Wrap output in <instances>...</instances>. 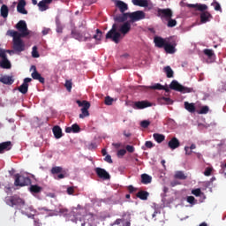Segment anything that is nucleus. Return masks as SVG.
I'll return each instance as SVG.
<instances>
[{"instance_id":"nucleus-1","label":"nucleus","mask_w":226,"mask_h":226,"mask_svg":"<svg viewBox=\"0 0 226 226\" xmlns=\"http://www.w3.org/2000/svg\"><path fill=\"white\" fill-rule=\"evenodd\" d=\"M132 30L130 21H125L124 24L115 23L111 29L106 34V40H111L114 43H119L123 40V36L128 34Z\"/></svg>"},{"instance_id":"nucleus-2","label":"nucleus","mask_w":226,"mask_h":226,"mask_svg":"<svg viewBox=\"0 0 226 226\" xmlns=\"http://www.w3.org/2000/svg\"><path fill=\"white\" fill-rule=\"evenodd\" d=\"M7 36L12 38L13 49L15 52H24V50H26V44L24 43V41H22V38L25 37L20 35L19 32L15 30H8Z\"/></svg>"},{"instance_id":"nucleus-3","label":"nucleus","mask_w":226,"mask_h":226,"mask_svg":"<svg viewBox=\"0 0 226 226\" xmlns=\"http://www.w3.org/2000/svg\"><path fill=\"white\" fill-rule=\"evenodd\" d=\"M170 88L173 89V91H178L179 93L186 94V93H195V90H193L192 87H185L177 80H172L170 84Z\"/></svg>"},{"instance_id":"nucleus-4","label":"nucleus","mask_w":226,"mask_h":226,"mask_svg":"<svg viewBox=\"0 0 226 226\" xmlns=\"http://www.w3.org/2000/svg\"><path fill=\"white\" fill-rule=\"evenodd\" d=\"M7 204L10 205L11 207H16V209L20 210L26 204V200L17 195H13L8 200Z\"/></svg>"},{"instance_id":"nucleus-5","label":"nucleus","mask_w":226,"mask_h":226,"mask_svg":"<svg viewBox=\"0 0 226 226\" xmlns=\"http://www.w3.org/2000/svg\"><path fill=\"white\" fill-rule=\"evenodd\" d=\"M14 185L15 186H29V185H31V178L29 177L16 174Z\"/></svg>"},{"instance_id":"nucleus-6","label":"nucleus","mask_w":226,"mask_h":226,"mask_svg":"<svg viewBox=\"0 0 226 226\" xmlns=\"http://www.w3.org/2000/svg\"><path fill=\"white\" fill-rule=\"evenodd\" d=\"M16 29L19 31L20 36H29V29H27V24L24 20H19L16 26Z\"/></svg>"},{"instance_id":"nucleus-7","label":"nucleus","mask_w":226,"mask_h":226,"mask_svg":"<svg viewBox=\"0 0 226 226\" xmlns=\"http://www.w3.org/2000/svg\"><path fill=\"white\" fill-rule=\"evenodd\" d=\"M130 22H139V20H144L146 19V12L143 11H136L129 12Z\"/></svg>"},{"instance_id":"nucleus-8","label":"nucleus","mask_w":226,"mask_h":226,"mask_svg":"<svg viewBox=\"0 0 226 226\" xmlns=\"http://www.w3.org/2000/svg\"><path fill=\"white\" fill-rule=\"evenodd\" d=\"M157 17H160L162 20H169L172 19L173 17V12L172 10L170 8L167 9H158L157 10Z\"/></svg>"},{"instance_id":"nucleus-9","label":"nucleus","mask_w":226,"mask_h":226,"mask_svg":"<svg viewBox=\"0 0 226 226\" xmlns=\"http://www.w3.org/2000/svg\"><path fill=\"white\" fill-rule=\"evenodd\" d=\"M176 47H177V42L175 40L170 39L164 46V50L167 54H175Z\"/></svg>"},{"instance_id":"nucleus-10","label":"nucleus","mask_w":226,"mask_h":226,"mask_svg":"<svg viewBox=\"0 0 226 226\" xmlns=\"http://www.w3.org/2000/svg\"><path fill=\"white\" fill-rule=\"evenodd\" d=\"M20 211L22 215H26L28 218H34V215H36V210H34L33 207H29L26 204L22 207Z\"/></svg>"},{"instance_id":"nucleus-11","label":"nucleus","mask_w":226,"mask_h":226,"mask_svg":"<svg viewBox=\"0 0 226 226\" xmlns=\"http://www.w3.org/2000/svg\"><path fill=\"white\" fill-rule=\"evenodd\" d=\"M147 107H153V103L148 101H138L133 103L132 109L142 110L143 109H147Z\"/></svg>"},{"instance_id":"nucleus-12","label":"nucleus","mask_w":226,"mask_h":226,"mask_svg":"<svg viewBox=\"0 0 226 226\" xmlns=\"http://www.w3.org/2000/svg\"><path fill=\"white\" fill-rule=\"evenodd\" d=\"M95 174L100 179H103V181H107L110 179V174L105 170V169L102 168H95L94 169Z\"/></svg>"},{"instance_id":"nucleus-13","label":"nucleus","mask_w":226,"mask_h":226,"mask_svg":"<svg viewBox=\"0 0 226 226\" xmlns=\"http://www.w3.org/2000/svg\"><path fill=\"white\" fill-rule=\"evenodd\" d=\"M33 79L31 78H26L21 86L19 87L18 90L22 94H26L27 91H29V82Z\"/></svg>"},{"instance_id":"nucleus-14","label":"nucleus","mask_w":226,"mask_h":226,"mask_svg":"<svg viewBox=\"0 0 226 226\" xmlns=\"http://www.w3.org/2000/svg\"><path fill=\"white\" fill-rule=\"evenodd\" d=\"M71 34H72V38H75V40H78L79 41H86V40H87V37H86V34H81L77 29H72L71 32Z\"/></svg>"},{"instance_id":"nucleus-15","label":"nucleus","mask_w":226,"mask_h":226,"mask_svg":"<svg viewBox=\"0 0 226 226\" xmlns=\"http://www.w3.org/2000/svg\"><path fill=\"white\" fill-rule=\"evenodd\" d=\"M130 19L129 12H122V14H118L114 16V20L117 24H123Z\"/></svg>"},{"instance_id":"nucleus-16","label":"nucleus","mask_w":226,"mask_h":226,"mask_svg":"<svg viewBox=\"0 0 226 226\" xmlns=\"http://www.w3.org/2000/svg\"><path fill=\"white\" fill-rule=\"evenodd\" d=\"M31 69L34 70L31 74L34 80H39L41 84H45V78L41 77V74H40L39 72L36 70V66L32 65Z\"/></svg>"},{"instance_id":"nucleus-17","label":"nucleus","mask_w":226,"mask_h":226,"mask_svg":"<svg viewBox=\"0 0 226 226\" xmlns=\"http://www.w3.org/2000/svg\"><path fill=\"white\" fill-rule=\"evenodd\" d=\"M170 39H163L160 36H156L154 39V41L155 43V47H158V49H164L165 45Z\"/></svg>"},{"instance_id":"nucleus-18","label":"nucleus","mask_w":226,"mask_h":226,"mask_svg":"<svg viewBox=\"0 0 226 226\" xmlns=\"http://www.w3.org/2000/svg\"><path fill=\"white\" fill-rule=\"evenodd\" d=\"M115 5L121 13H124L128 10V4L121 0H115Z\"/></svg>"},{"instance_id":"nucleus-19","label":"nucleus","mask_w":226,"mask_h":226,"mask_svg":"<svg viewBox=\"0 0 226 226\" xmlns=\"http://www.w3.org/2000/svg\"><path fill=\"white\" fill-rule=\"evenodd\" d=\"M17 11L21 15H27V10H26V0H19L17 5Z\"/></svg>"},{"instance_id":"nucleus-20","label":"nucleus","mask_w":226,"mask_h":226,"mask_svg":"<svg viewBox=\"0 0 226 226\" xmlns=\"http://www.w3.org/2000/svg\"><path fill=\"white\" fill-rule=\"evenodd\" d=\"M0 82L5 84V86H11L15 82L13 76L4 75L0 77Z\"/></svg>"},{"instance_id":"nucleus-21","label":"nucleus","mask_w":226,"mask_h":226,"mask_svg":"<svg viewBox=\"0 0 226 226\" xmlns=\"http://www.w3.org/2000/svg\"><path fill=\"white\" fill-rule=\"evenodd\" d=\"M179 146H181V143L179 142V139H177V138L174 137L172 138L169 142H168V147H170V149H177V147H179Z\"/></svg>"},{"instance_id":"nucleus-22","label":"nucleus","mask_w":226,"mask_h":226,"mask_svg":"<svg viewBox=\"0 0 226 226\" xmlns=\"http://www.w3.org/2000/svg\"><path fill=\"white\" fill-rule=\"evenodd\" d=\"M10 149H11V141L0 143V154H3L5 151H10Z\"/></svg>"},{"instance_id":"nucleus-23","label":"nucleus","mask_w":226,"mask_h":226,"mask_svg":"<svg viewBox=\"0 0 226 226\" xmlns=\"http://www.w3.org/2000/svg\"><path fill=\"white\" fill-rule=\"evenodd\" d=\"M0 68L4 70H10V68H11V63L8 60V56L2 58V61H0Z\"/></svg>"},{"instance_id":"nucleus-24","label":"nucleus","mask_w":226,"mask_h":226,"mask_svg":"<svg viewBox=\"0 0 226 226\" xmlns=\"http://www.w3.org/2000/svg\"><path fill=\"white\" fill-rule=\"evenodd\" d=\"M203 54L205 56H207V57H208V60L210 63H213V61H215V51L213 49H205L203 50Z\"/></svg>"},{"instance_id":"nucleus-25","label":"nucleus","mask_w":226,"mask_h":226,"mask_svg":"<svg viewBox=\"0 0 226 226\" xmlns=\"http://www.w3.org/2000/svg\"><path fill=\"white\" fill-rule=\"evenodd\" d=\"M80 132V126L77 124H73L71 127L65 128V133H79Z\"/></svg>"},{"instance_id":"nucleus-26","label":"nucleus","mask_w":226,"mask_h":226,"mask_svg":"<svg viewBox=\"0 0 226 226\" xmlns=\"http://www.w3.org/2000/svg\"><path fill=\"white\" fill-rule=\"evenodd\" d=\"M53 134L55 136V139H61L63 137V130L59 125L53 127Z\"/></svg>"},{"instance_id":"nucleus-27","label":"nucleus","mask_w":226,"mask_h":226,"mask_svg":"<svg viewBox=\"0 0 226 226\" xmlns=\"http://www.w3.org/2000/svg\"><path fill=\"white\" fill-rule=\"evenodd\" d=\"M136 197L138 199H140V200H147L149 193L147 192V191H139L137 192Z\"/></svg>"},{"instance_id":"nucleus-28","label":"nucleus","mask_w":226,"mask_h":226,"mask_svg":"<svg viewBox=\"0 0 226 226\" xmlns=\"http://www.w3.org/2000/svg\"><path fill=\"white\" fill-rule=\"evenodd\" d=\"M134 6H140L141 8H146L148 6L147 0H132Z\"/></svg>"},{"instance_id":"nucleus-29","label":"nucleus","mask_w":226,"mask_h":226,"mask_svg":"<svg viewBox=\"0 0 226 226\" xmlns=\"http://www.w3.org/2000/svg\"><path fill=\"white\" fill-rule=\"evenodd\" d=\"M9 11H10V10L8 9V5L3 4L1 6L0 14H1V17H3L4 19H7L8 18Z\"/></svg>"},{"instance_id":"nucleus-30","label":"nucleus","mask_w":226,"mask_h":226,"mask_svg":"<svg viewBox=\"0 0 226 226\" xmlns=\"http://www.w3.org/2000/svg\"><path fill=\"white\" fill-rule=\"evenodd\" d=\"M79 107H83V109H89L91 108V103L87 101H76Z\"/></svg>"},{"instance_id":"nucleus-31","label":"nucleus","mask_w":226,"mask_h":226,"mask_svg":"<svg viewBox=\"0 0 226 226\" xmlns=\"http://www.w3.org/2000/svg\"><path fill=\"white\" fill-rule=\"evenodd\" d=\"M41 190H43V188L37 185H31L29 187V192L31 193H41Z\"/></svg>"},{"instance_id":"nucleus-32","label":"nucleus","mask_w":226,"mask_h":226,"mask_svg":"<svg viewBox=\"0 0 226 226\" xmlns=\"http://www.w3.org/2000/svg\"><path fill=\"white\" fill-rule=\"evenodd\" d=\"M209 19H211V13L207 12V11H204L200 14V21L203 24H206V22L209 21Z\"/></svg>"},{"instance_id":"nucleus-33","label":"nucleus","mask_w":226,"mask_h":226,"mask_svg":"<svg viewBox=\"0 0 226 226\" xmlns=\"http://www.w3.org/2000/svg\"><path fill=\"white\" fill-rule=\"evenodd\" d=\"M153 138L158 144H162L165 140V135L160 133H154Z\"/></svg>"},{"instance_id":"nucleus-34","label":"nucleus","mask_w":226,"mask_h":226,"mask_svg":"<svg viewBox=\"0 0 226 226\" xmlns=\"http://www.w3.org/2000/svg\"><path fill=\"white\" fill-rule=\"evenodd\" d=\"M185 109L188 110V112L193 113L195 112V103H190L188 102H185Z\"/></svg>"},{"instance_id":"nucleus-35","label":"nucleus","mask_w":226,"mask_h":226,"mask_svg":"<svg viewBox=\"0 0 226 226\" xmlns=\"http://www.w3.org/2000/svg\"><path fill=\"white\" fill-rule=\"evenodd\" d=\"M163 72L164 73H166L168 79H172V77H174V71L172 70V68H170V66L168 65L164 67Z\"/></svg>"},{"instance_id":"nucleus-36","label":"nucleus","mask_w":226,"mask_h":226,"mask_svg":"<svg viewBox=\"0 0 226 226\" xmlns=\"http://www.w3.org/2000/svg\"><path fill=\"white\" fill-rule=\"evenodd\" d=\"M152 179L153 178L151 177V176H149L147 174L141 175V183L143 185H149V183H151Z\"/></svg>"},{"instance_id":"nucleus-37","label":"nucleus","mask_w":226,"mask_h":226,"mask_svg":"<svg viewBox=\"0 0 226 226\" xmlns=\"http://www.w3.org/2000/svg\"><path fill=\"white\" fill-rule=\"evenodd\" d=\"M175 179H180L182 181H184L185 179H186V175H185V172L183 171H177L175 173V176H174Z\"/></svg>"},{"instance_id":"nucleus-38","label":"nucleus","mask_w":226,"mask_h":226,"mask_svg":"<svg viewBox=\"0 0 226 226\" xmlns=\"http://www.w3.org/2000/svg\"><path fill=\"white\" fill-rule=\"evenodd\" d=\"M38 6H39L41 11H46V10H49V6L43 0L39 2Z\"/></svg>"},{"instance_id":"nucleus-39","label":"nucleus","mask_w":226,"mask_h":226,"mask_svg":"<svg viewBox=\"0 0 226 226\" xmlns=\"http://www.w3.org/2000/svg\"><path fill=\"white\" fill-rule=\"evenodd\" d=\"M149 89H154L157 91H162V89H165V87H163L162 84L157 83L154 86L149 87Z\"/></svg>"},{"instance_id":"nucleus-40","label":"nucleus","mask_w":226,"mask_h":226,"mask_svg":"<svg viewBox=\"0 0 226 226\" xmlns=\"http://www.w3.org/2000/svg\"><path fill=\"white\" fill-rule=\"evenodd\" d=\"M63 172V167L56 166L51 169V174H61Z\"/></svg>"},{"instance_id":"nucleus-41","label":"nucleus","mask_w":226,"mask_h":226,"mask_svg":"<svg viewBox=\"0 0 226 226\" xmlns=\"http://www.w3.org/2000/svg\"><path fill=\"white\" fill-rule=\"evenodd\" d=\"M168 21V27H176V26H177V21L176 19H172V18H170V19H167Z\"/></svg>"},{"instance_id":"nucleus-42","label":"nucleus","mask_w":226,"mask_h":226,"mask_svg":"<svg viewBox=\"0 0 226 226\" xmlns=\"http://www.w3.org/2000/svg\"><path fill=\"white\" fill-rule=\"evenodd\" d=\"M89 109H81V114H79V118L84 119V117H88Z\"/></svg>"},{"instance_id":"nucleus-43","label":"nucleus","mask_w":226,"mask_h":226,"mask_svg":"<svg viewBox=\"0 0 226 226\" xmlns=\"http://www.w3.org/2000/svg\"><path fill=\"white\" fill-rule=\"evenodd\" d=\"M102 31L100 29H96V34L94 35V39L100 41L102 40Z\"/></svg>"},{"instance_id":"nucleus-44","label":"nucleus","mask_w":226,"mask_h":226,"mask_svg":"<svg viewBox=\"0 0 226 226\" xmlns=\"http://www.w3.org/2000/svg\"><path fill=\"white\" fill-rule=\"evenodd\" d=\"M56 33H63V25L61 24V21H59V19H56Z\"/></svg>"},{"instance_id":"nucleus-45","label":"nucleus","mask_w":226,"mask_h":226,"mask_svg":"<svg viewBox=\"0 0 226 226\" xmlns=\"http://www.w3.org/2000/svg\"><path fill=\"white\" fill-rule=\"evenodd\" d=\"M196 10H198V11H203L204 12V11H206V10H207V5L202 4H198Z\"/></svg>"},{"instance_id":"nucleus-46","label":"nucleus","mask_w":226,"mask_h":226,"mask_svg":"<svg viewBox=\"0 0 226 226\" xmlns=\"http://www.w3.org/2000/svg\"><path fill=\"white\" fill-rule=\"evenodd\" d=\"M32 57H40V53H38V47L36 46L33 47Z\"/></svg>"},{"instance_id":"nucleus-47","label":"nucleus","mask_w":226,"mask_h":226,"mask_svg":"<svg viewBox=\"0 0 226 226\" xmlns=\"http://www.w3.org/2000/svg\"><path fill=\"white\" fill-rule=\"evenodd\" d=\"M186 200L189 204H192V206H195V204H197V200L193 196H188Z\"/></svg>"},{"instance_id":"nucleus-48","label":"nucleus","mask_w":226,"mask_h":226,"mask_svg":"<svg viewBox=\"0 0 226 226\" xmlns=\"http://www.w3.org/2000/svg\"><path fill=\"white\" fill-rule=\"evenodd\" d=\"M192 195H194L195 197H200L202 191L200 190V188H197V189H193L192 191Z\"/></svg>"},{"instance_id":"nucleus-49","label":"nucleus","mask_w":226,"mask_h":226,"mask_svg":"<svg viewBox=\"0 0 226 226\" xmlns=\"http://www.w3.org/2000/svg\"><path fill=\"white\" fill-rule=\"evenodd\" d=\"M124 154H126V149H124V148L118 150L117 153V156L118 158H123V156H124Z\"/></svg>"},{"instance_id":"nucleus-50","label":"nucleus","mask_w":226,"mask_h":226,"mask_svg":"<svg viewBox=\"0 0 226 226\" xmlns=\"http://www.w3.org/2000/svg\"><path fill=\"white\" fill-rule=\"evenodd\" d=\"M150 124H151V122H149L147 120H143L140 123L141 128H148Z\"/></svg>"},{"instance_id":"nucleus-51","label":"nucleus","mask_w":226,"mask_h":226,"mask_svg":"<svg viewBox=\"0 0 226 226\" xmlns=\"http://www.w3.org/2000/svg\"><path fill=\"white\" fill-rule=\"evenodd\" d=\"M113 102H114V99L110 96H107L104 101L105 105H112Z\"/></svg>"},{"instance_id":"nucleus-52","label":"nucleus","mask_w":226,"mask_h":226,"mask_svg":"<svg viewBox=\"0 0 226 226\" xmlns=\"http://www.w3.org/2000/svg\"><path fill=\"white\" fill-rule=\"evenodd\" d=\"M207 112H209V107L203 106L199 111V114H207Z\"/></svg>"},{"instance_id":"nucleus-53","label":"nucleus","mask_w":226,"mask_h":226,"mask_svg":"<svg viewBox=\"0 0 226 226\" xmlns=\"http://www.w3.org/2000/svg\"><path fill=\"white\" fill-rule=\"evenodd\" d=\"M64 86H65L67 91H68L69 93H71V92H72V81L66 80Z\"/></svg>"},{"instance_id":"nucleus-54","label":"nucleus","mask_w":226,"mask_h":226,"mask_svg":"<svg viewBox=\"0 0 226 226\" xmlns=\"http://www.w3.org/2000/svg\"><path fill=\"white\" fill-rule=\"evenodd\" d=\"M39 209H40V211H45V212L49 215V216H53V215H54V214L52 213V211L49 210V209L47 208V207H41V208H39Z\"/></svg>"},{"instance_id":"nucleus-55","label":"nucleus","mask_w":226,"mask_h":226,"mask_svg":"<svg viewBox=\"0 0 226 226\" xmlns=\"http://www.w3.org/2000/svg\"><path fill=\"white\" fill-rule=\"evenodd\" d=\"M211 172H213V168H207L204 171V176L209 177L211 176Z\"/></svg>"},{"instance_id":"nucleus-56","label":"nucleus","mask_w":226,"mask_h":226,"mask_svg":"<svg viewBox=\"0 0 226 226\" xmlns=\"http://www.w3.org/2000/svg\"><path fill=\"white\" fill-rule=\"evenodd\" d=\"M125 149L128 151V153H133L135 151V147H133L132 145H127Z\"/></svg>"},{"instance_id":"nucleus-57","label":"nucleus","mask_w":226,"mask_h":226,"mask_svg":"<svg viewBox=\"0 0 226 226\" xmlns=\"http://www.w3.org/2000/svg\"><path fill=\"white\" fill-rule=\"evenodd\" d=\"M104 162H107V163H113L112 156H110V154H107L104 158Z\"/></svg>"},{"instance_id":"nucleus-58","label":"nucleus","mask_w":226,"mask_h":226,"mask_svg":"<svg viewBox=\"0 0 226 226\" xmlns=\"http://www.w3.org/2000/svg\"><path fill=\"white\" fill-rule=\"evenodd\" d=\"M0 57L1 59H4V57H8V56L6 55V51L3 49H0Z\"/></svg>"},{"instance_id":"nucleus-59","label":"nucleus","mask_w":226,"mask_h":226,"mask_svg":"<svg viewBox=\"0 0 226 226\" xmlns=\"http://www.w3.org/2000/svg\"><path fill=\"white\" fill-rule=\"evenodd\" d=\"M185 154L187 156H190L192 154V153H193V151H192V149H190V147H185Z\"/></svg>"},{"instance_id":"nucleus-60","label":"nucleus","mask_w":226,"mask_h":226,"mask_svg":"<svg viewBox=\"0 0 226 226\" xmlns=\"http://www.w3.org/2000/svg\"><path fill=\"white\" fill-rule=\"evenodd\" d=\"M162 100L164 102H166V103H168V105H172V103H174V102L169 97H162Z\"/></svg>"},{"instance_id":"nucleus-61","label":"nucleus","mask_w":226,"mask_h":226,"mask_svg":"<svg viewBox=\"0 0 226 226\" xmlns=\"http://www.w3.org/2000/svg\"><path fill=\"white\" fill-rule=\"evenodd\" d=\"M127 190H128L129 193H133L134 192H137V189L135 187H133V185H129L127 187Z\"/></svg>"},{"instance_id":"nucleus-62","label":"nucleus","mask_w":226,"mask_h":226,"mask_svg":"<svg viewBox=\"0 0 226 226\" xmlns=\"http://www.w3.org/2000/svg\"><path fill=\"white\" fill-rule=\"evenodd\" d=\"M33 220H34V226H41V223L40 222V219H36L34 216Z\"/></svg>"},{"instance_id":"nucleus-63","label":"nucleus","mask_w":226,"mask_h":226,"mask_svg":"<svg viewBox=\"0 0 226 226\" xmlns=\"http://www.w3.org/2000/svg\"><path fill=\"white\" fill-rule=\"evenodd\" d=\"M145 146L147 147V149H151V147H154V145L151 141H146Z\"/></svg>"},{"instance_id":"nucleus-64","label":"nucleus","mask_w":226,"mask_h":226,"mask_svg":"<svg viewBox=\"0 0 226 226\" xmlns=\"http://www.w3.org/2000/svg\"><path fill=\"white\" fill-rule=\"evenodd\" d=\"M41 33L43 36H46V34H49V33H50V28H43Z\"/></svg>"}]
</instances>
